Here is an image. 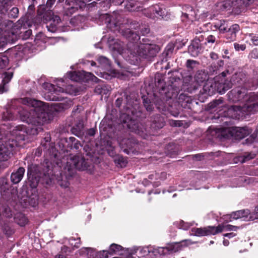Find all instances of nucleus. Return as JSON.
Returning a JSON list of instances; mask_svg holds the SVG:
<instances>
[{
	"instance_id": "1",
	"label": "nucleus",
	"mask_w": 258,
	"mask_h": 258,
	"mask_svg": "<svg viewBox=\"0 0 258 258\" xmlns=\"http://www.w3.org/2000/svg\"><path fill=\"white\" fill-rule=\"evenodd\" d=\"M22 103L26 105L19 111L22 121L34 125H41L48 120L47 106L43 102L26 97L22 99Z\"/></svg>"
},
{
	"instance_id": "2",
	"label": "nucleus",
	"mask_w": 258,
	"mask_h": 258,
	"mask_svg": "<svg viewBox=\"0 0 258 258\" xmlns=\"http://www.w3.org/2000/svg\"><path fill=\"white\" fill-rule=\"evenodd\" d=\"M63 83V81L62 79L58 81L56 83V86L48 83H44L43 85L44 88L48 91V92L44 95L45 99L50 101H56L61 100L64 98L61 94L66 93L76 95V89L73 86L68 85L65 88H63L62 87L64 86Z\"/></svg>"
},
{
	"instance_id": "3",
	"label": "nucleus",
	"mask_w": 258,
	"mask_h": 258,
	"mask_svg": "<svg viewBox=\"0 0 258 258\" xmlns=\"http://www.w3.org/2000/svg\"><path fill=\"white\" fill-rule=\"evenodd\" d=\"M258 111V94L256 95L255 102L250 104H245L242 107L233 106L227 109V116L230 115L233 118H239L240 117L254 113Z\"/></svg>"
},
{
	"instance_id": "4",
	"label": "nucleus",
	"mask_w": 258,
	"mask_h": 258,
	"mask_svg": "<svg viewBox=\"0 0 258 258\" xmlns=\"http://www.w3.org/2000/svg\"><path fill=\"white\" fill-rule=\"evenodd\" d=\"M44 6H40L37 11L36 19L46 23L48 31L54 32L57 30L58 25L60 22V18L52 15L51 11L44 12Z\"/></svg>"
},
{
	"instance_id": "5",
	"label": "nucleus",
	"mask_w": 258,
	"mask_h": 258,
	"mask_svg": "<svg viewBox=\"0 0 258 258\" xmlns=\"http://www.w3.org/2000/svg\"><path fill=\"white\" fill-rule=\"evenodd\" d=\"M18 146L17 141L13 138H0V161H7L10 159L15 148Z\"/></svg>"
},
{
	"instance_id": "6",
	"label": "nucleus",
	"mask_w": 258,
	"mask_h": 258,
	"mask_svg": "<svg viewBox=\"0 0 258 258\" xmlns=\"http://www.w3.org/2000/svg\"><path fill=\"white\" fill-rule=\"evenodd\" d=\"M223 225H219L217 227L208 226L204 228H193L191 229L190 235L196 236H205L215 235L220 233L224 229Z\"/></svg>"
},
{
	"instance_id": "7",
	"label": "nucleus",
	"mask_w": 258,
	"mask_h": 258,
	"mask_svg": "<svg viewBox=\"0 0 258 258\" xmlns=\"http://www.w3.org/2000/svg\"><path fill=\"white\" fill-rule=\"evenodd\" d=\"M91 0H66L64 9V15L71 16L75 13L79 8L83 9L85 7L86 4Z\"/></svg>"
},
{
	"instance_id": "8",
	"label": "nucleus",
	"mask_w": 258,
	"mask_h": 258,
	"mask_svg": "<svg viewBox=\"0 0 258 258\" xmlns=\"http://www.w3.org/2000/svg\"><path fill=\"white\" fill-rule=\"evenodd\" d=\"M95 47L96 48H121L123 47V43L117 39L103 37L100 42L95 44Z\"/></svg>"
},
{
	"instance_id": "9",
	"label": "nucleus",
	"mask_w": 258,
	"mask_h": 258,
	"mask_svg": "<svg viewBox=\"0 0 258 258\" xmlns=\"http://www.w3.org/2000/svg\"><path fill=\"white\" fill-rule=\"evenodd\" d=\"M38 129L32 128L27 129L23 125L16 126L12 131V135L15 136L17 140H24L26 135H36L38 134Z\"/></svg>"
},
{
	"instance_id": "10",
	"label": "nucleus",
	"mask_w": 258,
	"mask_h": 258,
	"mask_svg": "<svg viewBox=\"0 0 258 258\" xmlns=\"http://www.w3.org/2000/svg\"><path fill=\"white\" fill-rule=\"evenodd\" d=\"M242 0H227V16L237 15L242 12Z\"/></svg>"
},
{
	"instance_id": "11",
	"label": "nucleus",
	"mask_w": 258,
	"mask_h": 258,
	"mask_svg": "<svg viewBox=\"0 0 258 258\" xmlns=\"http://www.w3.org/2000/svg\"><path fill=\"white\" fill-rule=\"evenodd\" d=\"M250 133L251 132L246 127H227V139L231 137L236 140L241 139L248 136Z\"/></svg>"
},
{
	"instance_id": "12",
	"label": "nucleus",
	"mask_w": 258,
	"mask_h": 258,
	"mask_svg": "<svg viewBox=\"0 0 258 258\" xmlns=\"http://www.w3.org/2000/svg\"><path fill=\"white\" fill-rule=\"evenodd\" d=\"M192 243L193 242H192L190 240L185 239L179 242H176L169 244L166 247H160L163 249L162 251L160 252V255L166 254L168 252H177L180 250L183 247L186 246Z\"/></svg>"
},
{
	"instance_id": "13",
	"label": "nucleus",
	"mask_w": 258,
	"mask_h": 258,
	"mask_svg": "<svg viewBox=\"0 0 258 258\" xmlns=\"http://www.w3.org/2000/svg\"><path fill=\"white\" fill-rule=\"evenodd\" d=\"M119 16L115 14L112 15L105 14L102 16V19L104 20L107 27L113 31H119L120 30V23L117 21Z\"/></svg>"
},
{
	"instance_id": "14",
	"label": "nucleus",
	"mask_w": 258,
	"mask_h": 258,
	"mask_svg": "<svg viewBox=\"0 0 258 258\" xmlns=\"http://www.w3.org/2000/svg\"><path fill=\"white\" fill-rule=\"evenodd\" d=\"M249 215H250V212L248 209L233 212L231 214H227V222L240 218H243L244 220L248 219Z\"/></svg>"
},
{
	"instance_id": "15",
	"label": "nucleus",
	"mask_w": 258,
	"mask_h": 258,
	"mask_svg": "<svg viewBox=\"0 0 258 258\" xmlns=\"http://www.w3.org/2000/svg\"><path fill=\"white\" fill-rule=\"evenodd\" d=\"M245 95V90L244 89L232 90L228 93V98L232 101L236 102L241 100Z\"/></svg>"
},
{
	"instance_id": "16",
	"label": "nucleus",
	"mask_w": 258,
	"mask_h": 258,
	"mask_svg": "<svg viewBox=\"0 0 258 258\" xmlns=\"http://www.w3.org/2000/svg\"><path fill=\"white\" fill-rule=\"evenodd\" d=\"M144 14L147 17L155 19L162 15V10L158 5L150 7L147 10H145Z\"/></svg>"
},
{
	"instance_id": "17",
	"label": "nucleus",
	"mask_w": 258,
	"mask_h": 258,
	"mask_svg": "<svg viewBox=\"0 0 258 258\" xmlns=\"http://www.w3.org/2000/svg\"><path fill=\"white\" fill-rule=\"evenodd\" d=\"M72 164L75 168L80 170H84L87 168V162L82 157L76 156H74L72 160Z\"/></svg>"
},
{
	"instance_id": "18",
	"label": "nucleus",
	"mask_w": 258,
	"mask_h": 258,
	"mask_svg": "<svg viewBox=\"0 0 258 258\" xmlns=\"http://www.w3.org/2000/svg\"><path fill=\"white\" fill-rule=\"evenodd\" d=\"M122 34L128 41L133 43H136L140 39L138 31H133L130 29H126L122 31Z\"/></svg>"
},
{
	"instance_id": "19",
	"label": "nucleus",
	"mask_w": 258,
	"mask_h": 258,
	"mask_svg": "<svg viewBox=\"0 0 258 258\" xmlns=\"http://www.w3.org/2000/svg\"><path fill=\"white\" fill-rule=\"evenodd\" d=\"M163 249L160 247H154L152 246H148L142 248L139 252L141 256H144L148 255L150 253H152L154 255H160V252H161Z\"/></svg>"
},
{
	"instance_id": "20",
	"label": "nucleus",
	"mask_w": 258,
	"mask_h": 258,
	"mask_svg": "<svg viewBox=\"0 0 258 258\" xmlns=\"http://www.w3.org/2000/svg\"><path fill=\"white\" fill-rule=\"evenodd\" d=\"M25 169L23 167H19L16 171L13 172L11 175V180L14 184H17L22 179Z\"/></svg>"
},
{
	"instance_id": "21",
	"label": "nucleus",
	"mask_w": 258,
	"mask_h": 258,
	"mask_svg": "<svg viewBox=\"0 0 258 258\" xmlns=\"http://www.w3.org/2000/svg\"><path fill=\"white\" fill-rule=\"evenodd\" d=\"M3 75L4 77L2 83V84L0 85V93H3L8 91V88L6 86V84L9 83L12 79L13 76V72H5L4 73Z\"/></svg>"
},
{
	"instance_id": "22",
	"label": "nucleus",
	"mask_w": 258,
	"mask_h": 258,
	"mask_svg": "<svg viewBox=\"0 0 258 258\" xmlns=\"http://www.w3.org/2000/svg\"><path fill=\"white\" fill-rule=\"evenodd\" d=\"M239 30L238 24L232 25L227 31V42L233 41L235 39L236 32Z\"/></svg>"
},
{
	"instance_id": "23",
	"label": "nucleus",
	"mask_w": 258,
	"mask_h": 258,
	"mask_svg": "<svg viewBox=\"0 0 258 258\" xmlns=\"http://www.w3.org/2000/svg\"><path fill=\"white\" fill-rule=\"evenodd\" d=\"M82 71L70 72L67 74V77L70 80L79 82L82 81Z\"/></svg>"
},
{
	"instance_id": "24",
	"label": "nucleus",
	"mask_w": 258,
	"mask_h": 258,
	"mask_svg": "<svg viewBox=\"0 0 258 258\" xmlns=\"http://www.w3.org/2000/svg\"><path fill=\"white\" fill-rule=\"evenodd\" d=\"M84 127V124L82 120L79 122L72 128V132L75 135L79 137L82 134V131Z\"/></svg>"
},
{
	"instance_id": "25",
	"label": "nucleus",
	"mask_w": 258,
	"mask_h": 258,
	"mask_svg": "<svg viewBox=\"0 0 258 258\" xmlns=\"http://www.w3.org/2000/svg\"><path fill=\"white\" fill-rule=\"evenodd\" d=\"M51 39H53L47 37L43 33L40 32L36 35L35 42L36 44L39 46L41 43H46L49 40Z\"/></svg>"
},
{
	"instance_id": "26",
	"label": "nucleus",
	"mask_w": 258,
	"mask_h": 258,
	"mask_svg": "<svg viewBox=\"0 0 258 258\" xmlns=\"http://www.w3.org/2000/svg\"><path fill=\"white\" fill-rule=\"evenodd\" d=\"M81 73L82 75V77L83 81H88L89 80H91L92 81L97 82L98 80V78L91 73L82 71Z\"/></svg>"
},
{
	"instance_id": "27",
	"label": "nucleus",
	"mask_w": 258,
	"mask_h": 258,
	"mask_svg": "<svg viewBox=\"0 0 258 258\" xmlns=\"http://www.w3.org/2000/svg\"><path fill=\"white\" fill-rule=\"evenodd\" d=\"M186 41L184 40H176L174 42H170L168 45V48H181L185 46Z\"/></svg>"
},
{
	"instance_id": "28",
	"label": "nucleus",
	"mask_w": 258,
	"mask_h": 258,
	"mask_svg": "<svg viewBox=\"0 0 258 258\" xmlns=\"http://www.w3.org/2000/svg\"><path fill=\"white\" fill-rule=\"evenodd\" d=\"M237 227L234 226H232L230 224H227V232L233 231H235ZM236 235V233L234 232H227V237L228 238H231Z\"/></svg>"
},
{
	"instance_id": "29",
	"label": "nucleus",
	"mask_w": 258,
	"mask_h": 258,
	"mask_svg": "<svg viewBox=\"0 0 258 258\" xmlns=\"http://www.w3.org/2000/svg\"><path fill=\"white\" fill-rule=\"evenodd\" d=\"M122 248V247L121 246L115 243H112L110 245L109 247V253L112 254L116 253L120 251Z\"/></svg>"
},
{
	"instance_id": "30",
	"label": "nucleus",
	"mask_w": 258,
	"mask_h": 258,
	"mask_svg": "<svg viewBox=\"0 0 258 258\" xmlns=\"http://www.w3.org/2000/svg\"><path fill=\"white\" fill-rule=\"evenodd\" d=\"M8 189V184L6 178L3 177L0 179V191H5Z\"/></svg>"
},
{
	"instance_id": "31",
	"label": "nucleus",
	"mask_w": 258,
	"mask_h": 258,
	"mask_svg": "<svg viewBox=\"0 0 258 258\" xmlns=\"http://www.w3.org/2000/svg\"><path fill=\"white\" fill-rule=\"evenodd\" d=\"M9 63L8 57L4 55H0V69H4Z\"/></svg>"
},
{
	"instance_id": "32",
	"label": "nucleus",
	"mask_w": 258,
	"mask_h": 258,
	"mask_svg": "<svg viewBox=\"0 0 258 258\" xmlns=\"http://www.w3.org/2000/svg\"><path fill=\"white\" fill-rule=\"evenodd\" d=\"M2 118L5 120H13L14 118L13 114L10 110H7L6 112H4Z\"/></svg>"
},
{
	"instance_id": "33",
	"label": "nucleus",
	"mask_w": 258,
	"mask_h": 258,
	"mask_svg": "<svg viewBox=\"0 0 258 258\" xmlns=\"http://www.w3.org/2000/svg\"><path fill=\"white\" fill-rule=\"evenodd\" d=\"M192 225L193 223H187L181 221L179 223V228L183 230H187Z\"/></svg>"
},
{
	"instance_id": "34",
	"label": "nucleus",
	"mask_w": 258,
	"mask_h": 258,
	"mask_svg": "<svg viewBox=\"0 0 258 258\" xmlns=\"http://www.w3.org/2000/svg\"><path fill=\"white\" fill-rule=\"evenodd\" d=\"M82 252H86L87 255H90V257H94V255L95 254L94 250L91 248H84L82 249Z\"/></svg>"
},
{
	"instance_id": "35",
	"label": "nucleus",
	"mask_w": 258,
	"mask_h": 258,
	"mask_svg": "<svg viewBox=\"0 0 258 258\" xmlns=\"http://www.w3.org/2000/svg\"><path fill=\"white\" fill-rule=\"evenodd\" d=\"M258 219V206L255 208L252 214L250 213L248 216V219L254 220Z\"/></svg>"
},
{
	"instance_id": "36",
	"label": "nucleus",
	"mask_w": 258,
	"mask_h": 258,
	"mask_svg": "<svg viewBox=\"0 0 258 258\" xmlns=\"http://www.w3.org/2000/svg\"><path fill=\"white\" fill-rule=\"evenodd\" d=\"M115 162L120 165V167L125 166L126 162L123 160L121 157H118L115 160Z\"/></svg>"
},
{
	"instance_id": "37",
	"label": "nucleus",
	"mask_w": 258,
	"mask_h": 258,
	"mask_svg": "<svg viewBox=\"0 0 258 258\" xmlns=\"http://www.w3.org/2000/svg\"><path fill=\"white\" fill-rule=\"evenodd\" d=\"M97 60L101 64L106 65L109 64V60L106 57L99 56Z\"/></svg>"
},
{
	"instance_id": "38",
	"label": "nucleus",
	"mask_w": 258,
	"mask_h": 258,
	"mask_svg": "<svg viewBox=\"0 0 258 258\" xmlns=\"http://www.w3.org/2000/svg\"><path fill=\"white\" fill-rule=\"evenodd\" d=\"M124 253H121L123 256H119V257H114L113 258H132V254L133 253H130L128 252L127 250H123Z\"/></svg>"
},
{
	"instance_id": "39",
	"label": "nucleus",
	"mask_w": 258,
	"mask_h": 258,
	"mask_svg": "<svg viewBox=\"0 0 258 258\" xmlns=\"http://www.w3.org/2000/svg\"><path fill=\"white\" fill-rule=\"evenodd\" d=\"M170 124L172 126H180L182 124V123L180 121L174 120H169Z\"/></svg>"
},
{
	"instance_id": "40",
	"label": "nucleus",
	"mask_w": 258,
	"mask_h": 258,
	"mask_svg": "<svg viewBox=\"0 0 258 258\" xmlns=\"http://www.w3.org/2000/svg\"><path fill=\"white\" fill-rule=\"evenodd\" d=\"M11 16L14 18H16L18 17V14L19 13V10L17 8H13L11 11Z\"/></svg>"
},
{
	"instance_id": "41",
	"label": "nucleus",
	"mask_w": 258,
	"mask_h": 258,
	"mask_svg": "<svg viewBox=\"0 0 258 258\" xmlns=\"http://www.w3.org/2000/svg\"><path fill=\"white\" fill-rule=\"evenodd\" d=\"M221 101L220 100H217L213 102H211L209 105L210 107L214 108L216 107L218 105L221 103Z\"/></svg>"
},
{
	"instance_id": "42",
	"label": "nucleus",
	"mask_w": 258,
	"mask_h": 258,
	"mask_svg": "<svg viewBox=\"0 0 258 258\" xmlns=\"http://www.w3.org/2000/svg\"><path fill=\"white\" fill-rule=\"evenodd\" d=\"M255 154L254 153H249L248 155L244 157V161H246L249 159H253L255 157Z\"/></svg>"
},
{
	"instance_id": "43",
	"label": "nucleus",
	"mask_w": 258,
	"mask_h": 258,
	"mask_svg": "<svg viewBox=\"0 0 258 258\" xmlns=\"http://www.w3.org/2000/svg\"><path fill=\"white\" fill-rule=\"evenodd\" d=\"M23 49L18 51V52L16 53L15 57L17 58V60H20L22 59V55L23 54Z\"/></svg>"
},
{
	"instance_id": "44",
	"label": "nucleus",
	"mask_w": 258,
	"mask_h": 258,
	"mask_svg": "<svg viewBox=\"0 0 258 258\" xmlns=\"http://www.w3.org/2000/svg\"><path fill=\"white\" fill-rule=\"evenodd\" d=\"M208 43H214L215 41V38L212 35L209 36L207 38Z\"/></svg>"
},
{
	"instance_id": "45",
	"label": "nucleus",
	"mask_w": 258,
	"mask_h": 258,
	"mask_svg": "<svg viewBox=\"0 0 258 258\" xmlns=\"http://www.w3.org/2000/svg\"><path fill=\"white\" fill-rule=\"evenodd\" d=\"M31 34H32L31 30H27L25 32L24 36L23 37V38L26 39L28 38H29L31 36Z\"/></svg>"
},
{
	"instance_id": "46",
	"label": "nucleus",
	"mask_w": 258,
	"mask_h": 258,
	"mask_svg": "<svg viewBox=\"0 0 258 258\" xmlns=\"http://www.w3.org/2000/svg\"><path fill=\"white\" fill-rule=\"evenodd\" d=\"M55 0H47L46 3V6L51 8L54 4Z\"/></svg>"
},
{
	"instance_id": "47",
	"label": "nucleus",
	"mask_w": 258,
	"mask_h": 258,
	"mask_svg": "<svg viewBox=\"0 0 258 258\" xmlns=\"http://www.w3.org/2000/svg\"><path fill=\"white\" fill-rule=\"evenodd\" d=\"M167 177V174L166 172H163L160 174V179L161 180H165Z\"/></svg>"
},
{
	"instance_id": "48",
	"label": "nucleus",
	"mask_w": 258,
	"mask_h": 258,
	"mask_svg": "<svg viewBox=\"0 0 258 258\" xmlns=\"http://www.w3.org/2000/svg\"><path fill=\"white\" fill-rule=\"evenodd\" d=\"M95 134V130L94 128H90L88 131V134L91 136H93Z\"/></svg>"
},
{
	"instance_id": "49",
	"label": "nucleus",
	"mask_w": 258,
	"mask_h": 258,
	"mask_svg": "<svg viewBox=\"0 0 258 258\" xmlns=\"http://www.w3.org/2000/svg\"><path fill=\"white\" fill-rule=\"evenodd\" d=\"M146 109L148 111H151L153 109L152 106L150 104H148V103H145L144 104Z\"/></svg>"
},
{
	"instance_id": "50",
	"label": "nucleus",
	"mask_w": 258,
	"mask_h": 258,
	"mask_svg": "<svg viewBox=\"0 0 258 258\" xmlns=\"http://www.w3.org/2000/svg\"><path fill=\"white\" fill-rule=\"evenodd\" d=\"M208 15V13H203L200 15V18L203 20H205V19L207 18Z\"/></svg>"
},
{
	"instance_id": "51",
	"label": "nucleus",
	"mask_w": 258,
	"mask_h": 258,
	"mask_svg": "<svg viewBox=\"0 0 258 258\" xmlns=\"http://www.w3.org/2000/svg\"><path fill=\"white\" fill-rule=\"evenodd\" d=\"M234 48H235V49H237V48H245V47H243V45H241L240 46L238 44H237V43H234Z\"/></svg>"
},
{
	"instance_id": "52",
	"label": "nucleus",
	"mask_w": 258,
	"mask_h": 258,
	"mask_svg": "<svg viewBox=\"0 0 258 258\" xmlns=\"http://www.w3.org/2000/svg\"><path fill=\"white\" fill-rule=\"evenodd\" d=\"M115 104L116 105L119 107L121 105V100L119 99H117L115 101Z\"/></svg>"
},
{
	"instance_id": "53",
	"label": "nucleus",
	"mask_w": 258,
	"mask_h": 258,
	"mask_svg": "<svg viewBox=\"0 0 258 258\" xmlns=\"http://www.w3.org/2000/svg\"><path fill=\"white\" fill-rule=\"evenodd\" d=\"M195 61L191 60H187V66L190 67L193 63H195Z\"/></svg>"
},
{
	"instance_id": "54",
	"label": "nucleus",
	"mask_w": 258,
	"mask_h": 258,
	"mask_svg": "<svg viewBox=\"0 0 258 258\" xmlns=\"http://www.w3.org/2000/svg\"><path fill=\"white\" fill-rule=\"evenodd\" d=\"M252 41L254 45H258V36L256 37V38H253Z\"/></svg>"
},
{
	"instance_id": "55",
	"label": "nucleus",
	"mask_w": 258,
	"mask_h": 258,
	"mask_svg": "<svg viewBox=\"0 0 258 258\" xmlns=\"http://www.w3.org/2000/svg\"><path fill=\"white\" fill-rule=\"evenodd\" d=\"M196 50V49H191V51L190 52H189L191 54L194 55V56L197 55H198L197 52H195Z\"/></svg>"
},
{
	"instance_id": "56",
	"label": "nucleus",
	"mask_w": 258,
	"mask_h": 258,
	"mask_svg": "<svg viewBox=\"0 0 258 258\" xmlns=\"http://www.w3.org/2000/svg\"><path fill=\"white\" fill-rule=\"evenodd\" d=\"M256 49H254V50H253L251 52V53L250 54L251 55V56L252 57H253V58H257L258 57V56L257 55H255V54H254V52L256 51Z\"/></svg>"
},
{
	"instance_id": "57",
	"label": "nucleus",
	"mask_w": 258,
	"mask_h": 258,
	"mask_svg": "<svg viewBox=\"0 0 258 258\" xmlns=\"http://www.w3.org/2000/svg\"><path fill=\"white\" fill-rule=\"evenodd\" d=\"M126 9L128 10V11H133V10H134L135 9H134L133 8V6H131V7L130 8L128 6V5H126Z\"/></svg>"
},
{
	"instance_id": "58",
	"label": "nucleus",
	"mask_w": 258,
	"mask_h": 258,
	"mask_svg": "<svg viewBox=\"0 0 258 258\" xmlns=\"http://www.w3.org/2000/svg\"><path fill=\"white\" fill-rule=\"evenodd\" d=\"M195 157L196 158V159L200 160L201 159L202 157L203 156L201 155H196Z\"/></svg>"
},
{
	"instance_id": "59",
	"label": "nucleus",
	"mask_w": 258,
	"mask_h": 258,
	"mask_svg": "<svg viewBox=\"0 0 258 258\" xmlns=\"http://www.w3.org/2000/svg\"><path fill=\"white\" fill-rule=\"evenodd\" d=\"M135 132H136L137 134H139V135L140 136H143V132H140V131H139V130H136V131H135Z\"/></svg>"
},
{
	"instance_id": "60",
	"label": "nucleus",
	"mask_w": 258,
	"mask_h": 258,
	"mask_svg": "<svg viewBox=\"0 0 258 258\" xmlns=\"http://www.w3.org/2000/svg\"><path fill=\"white\" fill-rule=\"evenodd\" d=\"M55 258H64V257H63V255L58 254V255H56Z\"/></svg>"
},
{
	"instance_id": "61",
	"label": "nucleus",
	"mask_w": 258,
	"mask_h": 258,
	"mask_svg": "<svg viewBox=\"0 0 258 258\" xmlns=\"http://www.w3.org/2000/svg\"><path fill=\"white\" fill-rule=\"evenodd\" d=\"M119 1L118 2H117V4H121L123 3L124 0H119ZM113 2L115 1V0H113Z\"/></svg>"
},
{
	"instance_id": "62",
	"label": "nucleus",
	"mask_w": 258,
	"mask_h": 258,
	"mask_svg": "<svg viewBox=\"0 0 258 258\" xmlns=\"http://www.w3.org/2000/svg\"><path fill=\"white\" fill-rule=\"evenodd\" d=\"M211 57L213 58H217V55L216 54H211Z\"/></svg>"
},
{
	"instance_id": "63",
	"label": "nucleus",
	"mask_w": 258,
	"mask_h": 258,
	"mask_svg": "<svg viewBox=\"0 0 258 258\" xmlns=\"http://www.w3.org/2000/svg\"><path fill=\"white\" fill-rule=\"evenodd\" d=\"M183 16H184V17H186L187 18H188V15L186 14V13L183 14Z\"/></svg>"
},
{
	"instance_id": "64",
	"label": "nucleus",
	"mask_w": 258,
	"mask_h": 258,
	"mask_svg": "<svg viewBox=\"0 0 258 258\" xmlns=\"http://www.w3.org/2000/svg\"><path fill=\"white\" fill-rule=\"evenodd\" d=\"M91 64L92 66H94L96 64V63L94 61H92Z\"/></svg>"
}]
</instances>
